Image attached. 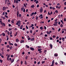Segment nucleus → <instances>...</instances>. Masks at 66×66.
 I'll return each mask as SVG.
<instances>
[{"mask_svg": "<svg viewBox=\"0 0 66 66\" xmlns=\"http://www.w3.org/2000/svg\"><path fill=\"white\" fill-rule=\"evenodd\" d=\"M18 24H19V25ZM21 24V23H20V21L19 20L17 22V23H16V25H18V26L19 27H20V25Z\"/></svg>", "mask_w": 66, "mask_h": 66, "instance_id": "nucleus-1", "label": "nucleus"}, {"mask_svg": "<svg viewBox=\"0 0 66 66\" xmlns=\"http://www.w3.org/2000/svg\"><path fill=\"white\" fill-rule=\"evenodd\" d=\"M54 60H53L52 62V64L50 66H54Z\"/></svg>", "mask_w": 66, "mask_h": 66, "instance_id": "nucleus-2", "label": "nucleus"}, {"mask_svg": "<svg viewBox=\"0 0 66 66\" xmlns=\"http://www.w3.org/2000/svg\"><path fill=\"white\" fill-rule=\"evenodd\" d=\"M39 17L40 18V19H42V18H43V15L42 14H41L39 16Z\"/></svg>", "mask_w": 66, "mask_h": 66, "instance_id": "nucleus-3", "label": "nucleus"}, {"mask_svg": "<svg viewBox=\"0 0 66 66\" xmlns=\"http://www.w3.org/2000/svg\"><path fill=\"white\" fill-rule=\"evenodd\" d=\"M43 11V8H40V13H42Z\"/></svg>", "mask_w": 66, "mask_h": 66, "instance_id": "nucleus-4", "label": "nucleus"}, {"mask_svg": "<svg viewBox=\"0 0 66 66\" xmlns=\"http://www.w3.org/2000/svg\"><path fill=\"white\" fill-rule=\"evenodd\" d=\"M6 8L5 6H4L3 8V11H5V10H6Z\"/></svg>", "mask_w": 66, "mask_h": 66, "instance_id": "nucleus-5", "label": "nucleus"}, {"mask_svg": "<svg viewBox=\"0 0 66 66\" xmlns=\"http://www.w3.org/2000/svg\"><path fill=\"white\" fill-rule=\"evenodd\" d=\"M50 47L51 49H52V48L53 46L52 45V44H50Z\"/></svg>", "mask_w": 66, "mask_h": 66, "instance_id": "nucleus-6", "label": "nucleus"}, {"mask_svg": "<svg viewBox=\"0 0 66 66\" xmlns=\"http://www.w3.org/2000/svg\"><path fill=\"white\" fill-rule=\"evenodd\" d=\"M35 39L34 38H32L30 39V40L31 41H33Z\"/></svg>", "mask_w": 66, "mask_h": 66, "instance_id": "nucleus-7", "label": "nucleus"}, {"mask_svg": "<svg viewBox=\"0 0 66 66\" xmlns=\"http://www.w3.org/2000/svg\"><path fill=\"white\" fill-rule=\"evenodd\" d=\"M30 49L31 50H32V51L34 50V48H33V47H30Z\"/></svg>", "mask_w": 66, "mask_h": 66, "instance_id": "nucleus-8", "label": "nucleus"}, {"mask_svg": "<svg viewBox=\"0 0 66 66\" xmlns=\"http://www.w3.org/2000/svg\"><path fill=\"white\" fill-rule=\"evenodd\" d=\"M34 12H33L30 14V16H33V15H34Z\"/></svg>", "mask_w": 66, "mask_h": 66, "instance_id": "nucleus-9", "label": "nucleus"}, {"mask_svg": "<svg viewBox=\"0 0 66 66\" xmlns=\"http://www.w3.org/2000/svg\"><path fill=\"white\" fill-rule=\"evenodd\" d=\"M14 61V59H12L11 61V63H13V62Z\"/></svg>", "mask_w": 66, "mask_h": 66, "instance_id": "nucleus-10", "label": "nucleus"}, {"mask_svg": "<svg viewBox=\"0 0 66 66\" xmlns=\"http://www.w3.org/2000/svg\"><path fill=\"white\" fill-rule=\"evenodd\" d=\"M2 35L3 36H5V34L4 32H3L2 33Z\"/></svg>", "mask_w": 66, "mask_h": 66, "instance_id": "nucleus-11", "label": "nucleus"}, {"mask_svg": "<svg viewBox=\"0 0 66 66\" xmlns=\"http://www.w3.org/2000/svg\"><path fill=\"white\" fill-rule=\"evenodd\" d=\"M54 56H58V54H55Z\"/></svg>", "mask_w": 66, "mask_h": 66, "instance_id": "nucleus-12", "label": "nucleus"}, {"mask_svg": "<svg viewBox=\"0 0 66 66\" xmlns=\"http://www.w3.org/2000/svg\"><path fill=\"white\" fill-rule=\"evenodd\" d=\"M9 44L10 45H12V46L13 45V44L11 43V42H9Z\"/></svg>", "mask_w": 66, "mask_h": 66, "instance_id": "nucleus-13", "label": "nucleus"}, {"mask_svg": "<svg viewBox=\"0 0 66 66\" xmlns=\"http://www.w3.org/2000/svg\"><path fill=\"white\" fill-rule=\"evenodd\" d=\"M22 27H23V25H21L20 27V29H22Z\"/></svg>", "mask_w": 66, "mask_h": 66, "instance_id": "nucleus-14", "label": "nucleus"}, {"mask_svg": "<svg viewBox=\"0 0 66 66\" xmlns=\"http://www.w3.org/2000/svg\"><path fill=\"white\" fill-rule=\"evenodd\" d=\"M31 8H33L34 7V5H32L31 6Z\"/></svg>", "mask_w": 66, "mask_h": 66, "instance_id": "nucleus-15", "label": "nucleus"}, {"mask_svg": "<svg viewBox=\"0 0 66 66\" xmlns=\"http://www.w3.org/2000/svg\"><path fill=\"white\" fill-rule=\"evenodd\" d=\"M23 5H24V6H25V7H26V8L27 7V6L25 4V3Z\"/></svg>", "mask_w": 66, "mask_h": 66, "instance_id": "nucleus-16", "label": "nucleus"}, {"mask_svg": "<svg viewBox=\"0 0 66 66\" xmlns=\"http://www.w3.org/2000/svg\"><path fill=\"white\" fill-rule=\"evenodd\" d=\"M31 25V26H30L29 27L30 28H31V27H33V26H34V24H32Z\"/></svg>", "mask_w": 66, "mask_h": 66, "instance_id": "nucleus-17", "label": "nucleus"}, {"mask_svg": "<svg viewBox=\"0 0 66 66\" xmlns=\"http://www.w3.org/2000/svg\"><path fill=\"white\" fill-rule=\"evenodd\" d=\"M46 33H47V34H50V32H48V31H47Z\"/></svg>", "mask_w": 66, "mask_h": 66, "instance_id": "nucleus-18", "label": "nucleus"}, {"mask_svg": "<svg viewBox=\"0 0 66 66\" xmlns=\"http://www.w3.org/2000/svg\"><path fill=\"white\" fill-rule=\"evenodd\" d=\"M2 25L3 26H4V27H5V23H3Z\"/></svg>", "mask_w": 66, "mask_h": 66, "instance_id": "nucleus-19", "label": "nucleus"}, {"mask_svg": "<svg viewBox=\"0 0 66 66\" xmlns=\"http://www.w3.org/2000/svg\"><path fill=\"white\" fill-rule=\"evenodd\" d=\"M19 3V2L18 1V0H16V4H18Z\"/></svg>", "mask_w": 66, "mask_h": 66, "instance_id": "nucleus-20", "label": "nucleus"}, {"mask_svg": "<svg viewBox=\"0 0 66 66\" xmlns=\"http://www.w3.org/2000/svg\"><path fill=\"white\" fill-rule=\"evenodd\" d=\"M26 47L27 48H30L29 46H28L27 45H26Z\"/></svg>", "mask_w": 66, "mask_h": 66, "instance_id": "nucleus-21", "label": "nucleus"}, {"mask_svg": "<svg viewBox=\"0 0 66 66\" xmlns=\"http://www.w3.org/2000/svg\"><path fill=\"white\" fill-rule=\"evenodd\" d=\"M12 47H12V46L9 47V48L10 49V50H12Z\"/></svg>", "mask_w": 66, "mask_h": 66, "instance_id": "nucleus-22", "label": "nucleus"}, {"mask_svg": "<svg viewBox=\"0 0 66 66\" xmlns=\"http://www.w3.org/2000/svg\"><path fill=\"white\" fill-rule=\"evenodd\" d=\"M10 31H8L7 32V34H8V35H10Z\"/></svg>", "mask_w": 66, "mask_h": 66, "instance_id": "nucleus-23", "label": "nucleus"}, {"mask_svg": "<svg viewBox=\"0 0 66 66\" xmlns=\"http://www.w3.org/2000/svg\"><path fill=\"white\" fill-rule=\"evenodd\" d=\"M41 50H42L41 49H38V51H39H39H41Z\"/></svg>", "mask_w": 66, "mask_h": 66, "instance_id": "nucleus-24", "label": "nucleus"}, {"mask_svg": "<svg viewBox=\"0 0 66 66\" xmlns=\"http://www.w3.org/2000/svg\"><path fill=\"white\" fill-rule=\"evenodd\" d=\"M38 16H36V19L37 20H38Z\"/></svg>", "mask_w": 66, "mask_h": 66, "instance_id": "nucleus-25", "label": "nucleus"}, {"mask_svg": "<svg viewBox=\"0 0 66 66\" xmlns=\"http://www.w3.org/2000/svg\"><path fill=\"white\" fill-rule=\"evenodd\" d=\"M46 52H47V50H44V53H46Z\"/></svg>", "mask_w": 66, "mask_h": 66, "instance_id": "nucleus-26", "label": "nucleus"}, {"mask_svg": "<svg viewBox=\"0 0 66 66\" xmlns=\"http://www.w3.org/2000/svg\"><path fill=\"white\" fill-rule=\"evenodd\" d=\"M60 27H61V28H62V27H63V24H61L60 25Z\"/></svg>", "mask_w": 66, "mask_h": 66, "instance_id": "nucleus-27", "label": "nucleus"}, {"mask_svg": "<svg viewBox=\"0 0 66 66\" xmlns=\"http://www.w3.org/2000/svg\"><path fill=\"white\" fill-rule=\"evenodd\" d=\"M61 22H62V24H64V22H63V21L62 20H61Z\"/></svg>", "mask_w": 66, "mask_h": 66, "instance_id": "nucleus-28", "label": "nucleus"}, {"mask_svg": "<svg viewBox=\"0 0 66 66\" xmlns=\"http://www.w3.org/2000/svg\"><path fill=\"white\" fill-rule=\"evenodd\" d=\"M16 42H19V39H16Z\"/></svg>", "mask_w": 66, "mask_h": 66, "instance_id": "nucleus-29", "label": "nucleus"}, {"mask_svg": "<svg viewBox=\"0 0 66 66\" xmlns=\"http://www.w3.org/2000/svg\"><path fill=\"white\" fill-rule=\"evenodd\" d=\"M62 40H63V41H64V39H65V38H62Z\"/></svg>", "mask_w": 66, "mask_h": 66, "instance_id": "nucleus-30", "label": "nucleus"}, {"mask_svg": "<svg viewBox=\"0 0 66 66\" xmlns=\"http://www.w3.org/2000/svg\"><path fill=\"white\" fill-rule=\"evenodd\" d=\"M5 16L6 18H8V16H7V15H5Z\"/></svg>", "mask_w": 66, "mask_h": 66, "instance_id": "nucleus-31", "label": "nucleus"}, {"mask_svg": "<svg viewBox=\"0 0 66 66\" xmlns=\"http://www.w3.org/2000/svg\"><path fill=\"white\" fill-rule=\"evenodd\" d=\"M25 65H27V62H26V61H25Z\"/></svg>", "mask_w": 66, "mask_h": 66, "instance_id": "nucleus-32", "label": "nucleus"}, {"mask_svg": "<svg viewBox=\"0 0 66 66\" xmlns=\"http://www.w3.org/2000/svg\"><path fill=\"white\" fill-rule=\"evenodd\" d=\"M19 16L20 17H21V14H19Z\"/></svg>", "mask_w": 66, "mask_h": 66, "instance_id": "nucleus-33", "label": "nucleus"}, {"mask_svg": "<svg viewBox=\"0 0 66 66\" xmlns=\"http://www.w3.org/2000/svg\"><path fill=\"white\" fill-rule=\"evenodd\" d=\"M38 3V1H36V4H37V3Z\"/></svg>", "mask_w": 66, "mask_h": 66, "instance_id": "nucleus-34", "label": "nucleus"}, {"mask_svg": "<svg viewBox=\"0 0 66 66\" xmlns=\"http://www.w3.org/2000/svg\"><path fill=\"white\" fill-rule=\"evenodd\" d=\"M61 6H59L58 7V8L59 9H61Z\"/></svg>", "mask_w": 66, "mask_h": 66, "instance_id": "nucleus-35", "label": "nucleus"}, {"mask_svg": "<svg viewBox=\"0 0 66 66\" xmlns=\"http://www.w3.org/2000/svg\"><path fill=\"white\" fill-rule=\"evenodd\" d=\"M11 22L12 23H14V20H12L11 21Z\"/></svg>", "mask_w": 66, "mask_h": 66, "instance_id": "nucleus-36", "label": "nucleus"}, {"mask_svg": "<svg viewBox=\"0 0 66 66\" xmlns=\"http://www.w3.org/2000/svg\"><path fill=\"white\" fill-rule=\"evenodd\" d=\"M57 19H56V20L54 21L55 22H56V21H57L58 20Z\"/></svg>", "mask_w": 66, "mask_h": 66, "instance_id": "nucleus-37", "label": "nucleus"}, {"mask_svg": "<svg viewBox=\"0 0 66 66\" xmlns=\"http://www.w3.org/2000/svg\"><path fill=\"white\" fill-rule=\"evenodd\" d=\"M14 46H18V45H17V44H16V43H15L14 44Z\"/></svg>", "mask_w": 66, "mask_h": 66, "instance_id": "nucleus-38", "label": "nucleus"}, {"mask_svg": "<svg viewBox=\"0 0 66 66\" xmlns=\"http://www.w3.org/2000/svg\"><path fill=\"white\" fill-rule=\"evenodd\" d=\"M0 22H2V19H0Z\"/></svg>", "mask_w": 66, "mask_h": 66, "instance_id": "nucleus-39", "label": "nucleus"}, {"mask_svg": "<svg viewBox=\"0 0 66 66\" xmlns=\"http://www.w3.org/2000/svg\"><path fill=\"white\" fill-rule=\"evenodd\" d=\"M53 26H57V24H53Z\"/></svg>", "mask_w": 66, "mask_h": 66, "instance_id": "nucleus-40", "label": "nucleus"}, {"mask_svg": "<svg viewBox=\"0 0 66 66\" xmlns=\"http://www.w3.org/2000/svg\"><path fill=\"white\" fill-rule=\"evenodd\" d=\"M55 12H56V13H58V11L57 10H56L55 11Z\"/></svg>", "mask_w": 66, "mask_h": 66, "instance_id": "nucleus-41", "label": "nucleus"}, {"mask_svg": "<svg viewBox=\"0 0 66 66\" xmlns=\"http://www.w3.org/2000/svg\"><path fill=\"white\" fill-rule=\"evenodd\" d=\"M45 61H42V64H44V63H45Z\"/></svg>", "mask_w": 66, "mask_h": 66, "instance_id": "nucleus-42", "label": "nucleus"}, {"mask_svg": "<svg viewBox=\"0 0 66 66\" xmlns=\"http://www.w3.org/2000/svg\"><path fill=\"white\" fill-rule=\"evenodd\" d=\"M5 14V12H3V13H2V15H4Z\"/></svg>", "mask_w": 66, "mask_h": 66, "instance_id": "nucleus-43", "label": "nucleus"}, {"mask_svg": "<svg viewBox=\"0 0 66 66\" xmlns=\"http://www.w3.org/2000/svg\"><path fill=\"white\" fill-rule=\"evenodd\" d=\"M26 29H28L29 28H28V26L27 25L26 26Z\"/></svg>", "mask_w": 66, "mask_h": 66, "instance_id": "nucleus-44", "label": "nucleus"}, {"mask_svg": "<svg viewBox=\"0 0 66 66\" xmlns=\"http://www.w3.org/2000/svg\"><path fill=\"white\" fill-rule=\"evenodd\" d=\"M19 11H18L17 12V15H19Z\"/></svg>", "mask_w": 66, "mask_h": 66, "instance_id": "nucleus-45", "label": "nucleus"}, {"mask_svg": "<svg viewBox=\"0 0 66 66\" xmlns=\"http://www.w3.org/2000/svg\"><path fill=\"white\" fill-rule=\"evenodd\" d=\"M50 40H52L53 39V38H50Z\"/></svg>", "mask_w": 66, "mask_h": 66, "instance_id": "nucleus-46", "label": "nucleus"}, {"mask_svg": "<svg viewBox=\"0 0 66 66\" xmlns=\"http://www.w3.org/2000/svg\"><path fill=\"white\" fill-rule=\"evenodd\" d=\"M7 48H9L10 47V46L9 45H7L6 46Z\"/></svg>", "mask_w": 66, "mask_h": 66, "instance_id": "nucleus-47", "label": "nucleus"}, {"mask_svg": "<svg viewBox=\"0 0 66 66\" xmlns=\"http://www.w3.org/2000/svg\"><path fill=\"white\" fill-rule=\"evenodd\" d=\"M42 51H39V53L40 54L42 53Z\"/></svg>", "mask_w": 66, "mask_h": 66, "instance_id": "nucleus-48", "label": "nucleus"}, {"mask_svg": "<svg viewBox=\"0 0 66 66\" xmlns=\"http://www.w3.org/2000/svg\"><path fill=\"white\" fill-rule=\"evenodd\" d=\"M31 38L30 37H29L28 38V40H30L31 39Z\"/></svg>", "mask_w": 66, "mask_h": 66, "instance_id": "nucleus-49", "label": "nucleus"}, {"mask_svg": "<svg viewBox=\"0 0 66 66\" xmlns=\"http://www.w3.org/2000/svg\"><path fill=\"white\" fill-rule=\"evenodd\" d=\"M3 19L5 20V18L4 16L3 17Z\"/></svg>", "mask_w": 66, "mask_h": 66, "instance_id": "nucleus-50", "label": "nucleus"}, {"mask_svg": "<svg viewBox=\"0 0 66 66\" xmlns=\"http://www.w3.org/2000/svg\"><path fill=\"white\" fill-rule=\"evenodd\" d=\"M23 8L22 7L21 8V11H23Z\"/></svg>", "mask_w": 66, "mask_h": 66, "instance_id": "nucleus-51", "label": "nucleus"}, {"mask_svg": "<svg viewBox=\"0 0 66 66\" xmlns=\"http://www.w3.org/2000/svg\"><path fill=\"white\" fill-rule=\"evenodd\" d=\"M60 30H61V28H59L58 29V32H60Z\"/></svg>", "mask_w": 66, "mask_h": 66, "instance_id": "nucleus-52", "label": "nucleus"}, {"mask_svg": "<svg viewBox=\"0 0 66 66\" xmlns=\"http://www.w3.org/2000/svg\"><path fill=\"white\" fill-rule=\"evenodd\" d=\"M37 47L38 48H41V46H38Z\"/></svg>", "mask_w": 66, "mask_h": 66, "instance_id": "nucleus-53", "label": "nucleus"}, {"mask_svg": "<svg viewBox=\"0 0 66 66\" xmlns=\"http://www.w3.org/2000/svg\"><path fill=\"white\" fill-rule=\"evenodd\" d=\"M25 11H26V10H25V9H24L23 10V12H25Z\"/></svg>", "mask_w": 66, "mask_h": 66, "instance_id": "nucleus-54", "label": "nucleus"}, {"mask_svg": "<svg viewBox=\"0 0 66 66\" xmlns=\"http://www.w3.org/2000/svg\"><path fill=\"white\" fill-rule=\"evenodd\" d=\"M61 17V15H58V18H60Z\"/></svg>", "mask_w": 66, "mask_h": 66, "instance_id": "nucleus-55", "label": "nucleus"}, {"mask_svg": "<svg viewBox=\"0 0 66 66\" xmlns=\"http://www.w3.org/2000/svg\"><path fill=\"white\" fill-rule=\"evenodd\" d=\"M52 30H53V31H54V30H55V29H54L53 28H52Z\"/></svg>", "mask_w": 66, "mask_h": 66, "instance_id": "nucleus-56", "label": "nucleus"}, {"mask_svg": "<svg viewBox=\"0 0 66 66\" xmlns=\"http://www.w3.org/2000/svg\"><path fill=\"white\" fill-rule=\"evenodd\" d=\"M42 29H43V27H40V29H41V30H42Z\"/></svg>", "mask_w": 66, "mask_h": 66, "instance_id": "nucleus-57", "label": "nucleus"}, {"mask_svg": "<svg viewBox=\"0 0 66 66\" xmlns=\"http://www.w3.org/2000/svg\"><path fill=\"white\" fill-rule=\"evenodd\" d=\"M30 33H32V30H30Z\"/></svg>", "mask_w": 66, "mask_h": 66, "instance_id": "nucleus-58", "label": "nucleus"}, {"mask_svg": "<svg viewBox=\"0 0 66 66\" xmlns=\"http://www.w3.org/2000/svg\"><path fill=\"white\" fill-rule=\"evenodd\" d=\"M48 14L49 15H50V12H48Z\"/></svg>", "mask_w": 66, "mask_h": 66, "instance_id": "nucleus-59", "label": "nucleus"}, {"mask_svg": "<svg viewBox=\"0 0 66 66\" xmlns=\"http://www.w3.org/2000/svg\"><path fill=\"white\" fill-rule=\"evenodd\" d=\"M28 12V9L26 10V12Z\"/></svg>", "mask_w": 66, "mask_h": 66, "instance_id": "nucleus-60", "label": "nucleus"}, {"mask_svg": "<svg viewBox=\"0 0 66 66\" xmlns=\"http://www.w3.org/2000/svg\"><path fill=\"white\" fill-rule=\"evenodd\" d=\"M58 23V22H55V24H56Z\"/></svg>", "mask_w": 66, "mask_h": 66, "instance_id": "nucleus-61", "label": "nucleus"}, {"mask_svg": "<svg viewBox=\"0 0 66 66\" xmlns=\"http://www.w3.org/2000/svg\"><path fill=\"white\" fill-rule=\"evenodd\" d=\"M47 36H48V35H45V37H47Z\"/></svg>", "mask_w": 66, "mask_h": 66, "instance_id": "nucleus-62", "label": "nucleus"}, {"mask_svg": "<svg viewBox=\"0 0 66 66\" xmlns=\"http://www.w3.org/2000/svg\"><path fill=\"white\" fill-rule=\"evenodd\" d=\"M0 61L1 63H2V60H0Z\"/></svg>", "mask_w": 66, "mask_h": 66, "instance_id": "nucleus-63", "label": "nucleus"}, {"mask_svg": "<svg viewBox=\"0 0 66 66\" xmlns=\"http://www.w3.org/2000/svg\"><path fill=\"white\" fill-rule=\"evenodd\" d=\"M64 5H66V2H64Z\"/></svg>", "mask_w": 66, "mask_h": 66, "instance_id": "nucleus-64", "label": "nucleus"}]
</instances>
